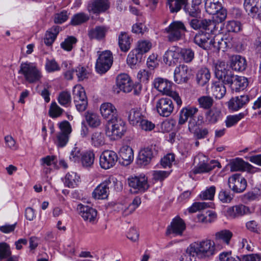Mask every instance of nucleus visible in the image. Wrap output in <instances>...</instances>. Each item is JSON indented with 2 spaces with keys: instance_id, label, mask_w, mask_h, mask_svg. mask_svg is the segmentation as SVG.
<instances>
[{
  "instance_id": "1",
  "label": "nucleus",
  "mask_w": 261,
  "mask_h": 261,
  "mask_svg": "<svg viewBox=\"0 0 261 261\" xmlns=\"http://www.w3.org/2000/svg\"><path fill=\"white\" fill-rule=\"evenodd\" d=\"M186 252L190 256L199 258H208L215 253V243L209 239L194 242L187 248Z\"/></svg>"
},
{
  "instance_id": "46",
  "label": "nucleus",
  "mask_w": 261,
  "mask_h": 261,
  "mask_svg": "<svg viewBox=\"0 0 261 261\" xmlns=\"http://www.w3.org/2000/svg\"><path fill=\"white\" fill-rule=\"evenodd\" d=\"M201 29L207 31L210 33H213L218 29V23L214 19H202L201 22Z\"/></svg>"
},
{
  "instance_id": "28",
  "label": "nucleus",
  "mask_w": 261,
  "mask_h": 261,
  "mask_svg": "<svg viewBox=\"0 0 261 261\" xmlns=\"http://www.w3.org/2000/svg\"><path fill=\"white\" fill-rule=\"evenodd\" d=\"M214 42L213 43V51H220L222 50L225 51L228 48H230L232 46V43L229 38H219L218 36H216L213 38Z\"/></svg>"
},
{
  "instance_id": "26",
  "label": "nucleus",
  "mask_w": 261,
  "mask_h": 261,
  "mask_svg": "<svg viewBox=\"0 0 261 261\" xmlns=\"http://www.w3.org/2000/svg\"><path fill=\"white\" fill-rule=\"evenodd\" d=\"M198 109L196 107H186L183 108L179 112L178 124L182 125L185 124L188 118H192L197 113Z\"/></svg>"
},
{
  "instance_id": "7",
  "label": "nucleus",
  "mask_w": 261,
  "mask_h": 261,
  "mask_svg": "<svg viewBox=\"0 0 261 261\" xmlns=\"http://www.w3.org/2000/svg\"><path fill=\"white\" fill-rule=\"evenodd\" d=\"M73 101L76 110L84 112L88 106V99L84 88L80 85L75 86L73 88Z\"/></svg>"
},
{
  "instance_id": "56",
  "label": "nucleus",
  "mask_w": 261,
  "mask_h": 261,
  "mask_svg": "<svg viewBox=\"0 0 261 261\" xmlns=\"http://www.w3.org/2000/svg\"><path fill=\"white\" fill-rule=\"evenodd\" d=\"M180 54L186 63L191 62L194 58V52L191 48H180Z\"/></svg>"
},
{
  "instance_id": "60",
  "label": "nucleus",
  "mask_w": 261,
  "mask_h": 261,
  "mask_svg": "<svg viewBox=\"0 0 261 261\" xmlns=\"http://www.w3.org/2000/svg\"><path fill=\"white\" fill-rule=\"evenodd\" d=\"M219 200L223 203H229L232 200L233 195L229 191L222 190L218 196Z\"/></svg>"
},
{
  "instance_id": "15",
  "label": "nucleus",
  "mask_w": 261,
  "mask_h": 261,
  "mask_svg": "<svg viewBox=\"0 0 261 261\" xmlns=\"http://www.w3.org/2000/svg\"><path fill=\"white\" fill-rule=\"evenodd\" d=\"M193 41L196 44L204 50L213 49L214 40L211 37L209 33L199 32L195 35Z\"/></svg>"
},
{
  "instance_id": "42",
  "label": "nucleus",
  "mask_w": 261,
  "mask_h": 261,
  "mask_svg": "<svg viewBox=\"0 0 261 261\" xmlns=\"http://www.w3.org/2000/svg\"><path fill=\"white\" fill-rule=\"evenodd\" d=\"M171 13H177L186 5L188 0H166Z\"/></svg>"
},
{
  "instance_id": "55",
  "label": "nucleus",
  "mask_w": 261,
  "mask_h": 261,
  "mask_svg": "<svg viewBox=\"0 0 261 261\" xmlns=\"http://www.w3.org/2000/svg\"><path fill=\"white\" fill-rule=\"evenodd\" d=\"M216 192V187L212 186L201 192L199 196L203 200H213Z\"/></svg>"
},
{
  "instance_id": "27",
  "label": "nucleus",
  "mask_w": 261,
  "mask_h": 261,
  "mask_svg": "<svg viewBox=\"0 0 261 261\" xmlns=\"http://www.w3.org/2000/svg\"><path fill=\"white\" fill-rule=\"evenodd\" d=\"M188 68L184 65L176 67L174 72V80L177 84L186 83L188 80Z\"/></svg>"
},
{
  "instance_id": "64",
  "label": "nucleus",
  "mask_w": 261,
  "mask_h": 261,
  "mask_svg": "<svg viewBox=\"0 0 261 261\" xmlns=\"http://www.w3.org/2000/svg\"><path fill=\"white\" fill-rule=\"evenodd\" d=\"M139 126L141 129L146 132L151 131L155 127V124L153 123L144 118L139 124Z\"/></svg>"
},
{
  "instance_id": "5",
  "label": "nucleus",
  "mask_w": 261,
  "mask_h": 261,
  "mask_svg": "<svg viewBox=\"0 0 261 261\" xmlns=\"http://www.w3.org/2000/svg\"><path fill=\"white\" fill-rule=\"evenodd\" d=\"M113 61L112 53L110 50H105L101 52L97 59L95 69L100 74L107 72L111 68Z\"/></svg>"
},
{
  "instance_id": "11",
  "label": "nucleus",
  "mask_w": 261,
  "mask_h": 261,
  "mask_svg": "<svg viewBox=\"0 0 261 261\" xmlns=\"http://www.w3.org/2000/svg\"><path fill=\"white\" fill-rule=\"evenodd\" d=\"M60 132L57 135V141L56 142L58 146L64 147L69 140V136L71 133L72 128L69 122L64 121L59 124Z\"/></svg>"
},
{
  "instance_id": "25",
  "label": "nucleus",
  "mask_w": 261,
  "mask_h": 261,
  "mask_svg": "<svg viewBox=\"0 0 261 261\" xmlns=\"http://www.w3.org/2000/svg\"><path fill=\"white\" fill-rule=\"evenodd\" d=\"M153 85L159 92L166 95L171 91L172 83L163 78L158 77L154 79Z\"/></svg>"
},
{
  "instance_id": "24",
  "label": "nucleus",
  "mask_w": 261,
  "mask_h": 261,
  "mask_svg": "<svg viewBox=\"0 0 261 261\" xmlns=\"http://www.w3.org/2000/svg\"><path fill=\"white\" fill-rule=\"evenodd\" d=\"M230 65L232 70L241 72L247 67V62L245 58L240 55H233L230 58Z\"/></svg>"
},
{
  "instance_id": "21",
  "label": "nucleus",
  "mask_w": 261,
  "mask_h": 261,
  "mask_svg": "<svg viewBox=\"0 0 261 261\" xmlns=\"http://www.w3.org/2000/svg\"><path fill=\"white\" fill-rule=\"evenodd\" d=\"M244 7L246 12L252 16L258 13L260 19L261 1L260 0H245Z\"/></svg>"
},
{
  "instance_id": "51",
  "label": "nucleus",
  "mask_w": 261,
  "mask_h": 261,
  "mask_svg": "<svg viewBox=\"0 0 261 261\" xmlns=\"http://www.w3.org/2000/svg\"><path fill=\"white\" fill-rule=\"evenodd\" d=\"M58 101L61 106L68 107L71 102L70 93L67 91L61 92L58 96Z\"/></svg>"
},
{
  "instance_id": "52",
  "label": "nucleus",
  "mask_w": 261,
  "mask_h": 261,
  "mask_svg": "<svg viewBox=\"0 0 261 261\" xmlns=\"http://www.w3.org/2000/svg\"><path fill=\"white\" fill-rule=\"evenodd\" d=\"M198 101L200 107L204 109H210L214 103L213 98L210 96H202L198 98Z\"/></svg>"
},
{
  "instance_id": "39",
  "label": "nucleus",
  "mask_w": 261,
  "mask_h": 261,
  "mask_svg": "<svg viewBox=\"0 0 261 261\" xmlns=\"http://www.w3.org/2000/svg\"><path fill=\"white\" fill-rule=\"evenodd\" d=\"M91 143L95 147L102 146L105 144V138L104 134L100 132L96 131L91 135Z\"/></svg>"
},
{
  "instance_id": "59",
  "label": "nucleus",
  "mask_w": 261,
  "mask_h": 261,
  "mask_svg": "<svg viewBox=\"0 0 261 261\" xmlns=\"http://www.w3.org/2000/svg\"><path fill=\"white\" fill-rule=\"evenodd\" d=\"M209 206V203L205 202H194L190 207H189L188 211L190 213H194Z\"/></svg>"
},
{
  "instance_id": "10",
  "label": "nucleus",
  "mask_w": 261,
  "mask_h": 261,
  "mask_svg": "<svg viewBox=\"0 0 261 261\" xmlns=\"http://www.w3.org/2000/svg\"><path fill=\"white\" fill-rule=\"evenodd\" d=\"M109 0H91L87 6V10L90 14L99 15L107 12L110 8Z\"/></svg>"
},
{
  "instance_id": "22",
  "label": "nucleus",
  "mask_w": 261,
  "mask_h": 261,
  "mask_svg": "<svg viewBox=\"0 0 261 261\" xmlns=\"http://www.w3.org/2000/svg\"><path fill=\"white\" fill-rule=\"evenodd\" d=\"M179 57L180 48L172 46L165 53L163 60L166 64L171 65L172 63L175 64L177 62Z\"/></svg>"
},
{
  "instance_id": "48",
  "label": "nucleus",
  "mask_w": 261,
  "mask_h": 261,
  "mask_svg": "<svg viewBox=\"0 0 261 261\" xmlns=\"http://www.w3.org/2000/svg\"><path fill=\"white\" fill-rule=\"evenodd\" d=\"M245 117V114L240 113L233 115H228L225 121L227 127H230L235 125L237 123Z\"/></svg>"
},
{
  "instance_id": "43",
  "label": "nucleus",
  "mask_w": 261,
  "mask_h": 261,
  "mask_svg": "<svg viewBox=\"0 0 261 261\" xmlns=\"http://www.w3.org/2000/svg\"><path fill=\"white\" fill-rule=\"evenodd\" d=\"M221 115L220 110L217 108H213L205 114V121L210 124L216 123Z\"/></svg>"
},
{
  "instance_id": "47",
  "label": "nucleus",
  "mask_w": 261,
  "mask_h": 261,
  "mask_svg": "<svg viewBox=\"0 0 261 261\" xmlns=\"http://www.w3.org/2000/svg\"><path fill=\"white\" fill-rule=\"evenodd\" d=\"M89 18L87 14L84 12L78 13L72 16L70 23L73 25H80L87 22Z\"/></svg>"
},
{
  "instance_id": "2",
  "label": "nucleus",
  "mask_w": 261,
  "mask_h": 261,
  "mask_svg": "<svg viewBox=\"0 0 261 261\" xmlns=\"http://www.w3.org/2000/svg\"><path fill=\"white\" fill-rule=\"evenodd\" d=\"M206 12L213 15V18L218 23L224 21L227 17V11L222 7L221 0H205Z\"/></svg>"
},
{
  "instance_id": "54",
  "label": "nucleus",
  "mask_w": 261,
  "mask_h": 261,
  "mask_svg": "<svg viewBox=\"0 0 261 261\" xmlns=\"http://www.w3.org/2000/svg\"><path fill=\"white\" fill-rule=\"evenodd\" d=\"M10 246L5 242L0 243V259H6L11 255Z\"/></svg>"
},
{
  "instance_id": "13",
  "label": "nucleus",
  "mask_w": 261,
  "mask_h": 261,
  "mask_svg": "<svg viewBox=\"0 0 261 261\" xmlns=\"http://www.w3.org/2000/svg\"><path fill=\"white\" fill-rule=\"evenodd\" d=\"M155 108L159 115L167 117L173 113L174 107L171 99L161 98L156 102Z\"/></svg>"
},
{
  "instance_id": "32",
  "label": "nucleus",
  "mask_w": 261,
  "mask_h": 261,
  "mask_svg": "<svg viewBox=\"0 0 261 261\" xmlns=\"http://www.w3.org/2000/svg\"><path fill=\"white\" fill-rule=\"evenodd\" d=\"M61 30V27L58 25L53 26L47 30L44 39V43L47 46L51 45L55 41Z\"/></svg>"
},
{
  "instance_id": "30",
  "label": "nucleus",
  "mask_w": 261,
  "mask_h": 261,
  "mask_svg": "<svg viewBox=\"0 0 261 261\" xmlns=\"http://www.w3.org/2000/svg\"><path fill=\"white\" fill-rule=\"evenodd\" d=\"M108 32V28L105 26H96L88 31V36L90 39L98 40L103 39Z\"/></svg>"
},
{
  "instance_id": "8",
  "label": "nucleus",
  "mask_w": 261,
  "mask_h": 261,
  "mask_svg": "<svg viewBox=\"0 0 261 261\" xmlns=\"http://www.w3.org/2000/svg\"><path fill=\"white\" fill-rule=\"evenodd\" d=\"M223 83L228 85L231 91L240 92L244 90L248 86V81L245 76L234 75L232 73Z\"/></svg>"
},
{
  "instance_id": "37",
  "label": "nucleus",
  "mask_w": 261,
  "mask_h": 261,
  "mask_svg": "<svg viewBox=\"0 0 261 261\" xmlns=\"http://www.w3.org/2000/svg\"><path fill=\"white\" fill-rule=\"evenodd\" d=\"M117 160V154L111 150L103 151L99 157L100 163H115Z\"/></svg>"
},
{
  "instance_id": "40",
  "label": "nucleus",
  "mask_w": 261,
  "mask_h": 261,
  "mask_svg": "<svg viewBox=\"0 0 261 261\" xmlns=\"http://www.w3.org/2000/svg\"><path fill=\"white\" fill-rule=\"evenodd\" d=\"M152 150L149 148H144L140 151L137 156L138 163H149L152 161Z\"/></svg>"
},
{
  "instance_id": "44",
  "label": "nucleus",
  "mask_w": 261,
  "mask_h": 261,
  "mask_svg": "<svg viewBox=\"0 0 261 261\" xmlns=\"http://www.w3.org/2000/svg\"><path fill=\"white\" fill-rule=\"evenodd\" d=\"M233 236L232 232L227 229H223L215 233V239L221 240L226 245H229Z\"/></svg>"
},
{
  "instance_id": "36",
  "label": "nucleus",
  "mask_w": 261,
  "mask_h": 261,
  "mask_svg": "<svg viewBox=\"0 0 261 261\" xmlns=\"http://www.w3.org/2000/svg\"><path fill=\"white\" fill-rule=\"evenodd\" d=\"M131 39L129 35L125 32H122L118 36V44L121 51H127L130 47Z\"/></svg>"
},
{
  "instance_id": "19",
  "label": "nucleus",
  "mask_w": 261,
  "mask_h": 261,
  "mask_svg": "<svg viewBox=\"0 0 261 261\" xmlns=\"http://www.w3.org/2000/svg\"><path fill=\"white\" fill-rule=\"evenodd\" d=\"M249 101V97L247 95H242L231 98L228 102L229 109L237 111L247 105Z\"/></svg>"
},
{
  "instance_id": "18",
  "label": "nucleus",
  "mask_w": 261,
  "mask_h": 261,
  "mask_svg": "<svg viewBox=\"0 0 261 261\" xmlns=\"http://www.w3.org/2000/svg\"><path fill=\"white\" fill-rule=\"evenodd\" d=\"M214 65L216 77L224 83L227 77L232 73L231 71L226 68L224 61L218 60Z\"/></svg>"
},
{
  "instance_id": "9",
  "label": "nucleus",
  "mask_w": 261,
  "mask_h": 261,
  "mask_svg": "<svg viewBox=\"0 0 261 261\" xmlns=\"http://www.w3.org/2000/svg\"><path fill=\"white\" fill-rule=\"evenodd\" d=\"M128 184L136 190L135 193H144L149 188L148 178L144 174L128 178Z\"/></svg>"
},
{
  "instance_id": "49",
  "label": "nucleus",
  "mask_w": 261,
  "mask_h": 261,
  "mask_svg": "<svg viewBox=\"0 0 261 261\" xmlns=\"http://www.w3.org/2000/svg\"><path fill=\"white\" fill-rule=\"evenodd\" d=\"M198 4H196L192 2L191 5H189L187 4L184 7V10L185 12L189 15L196 17L200 12Z\"/></svg>"
},
{
  "instance_id": "16",
  "label": "nucleus",
  "mask_w": 261,
  "mask_h": 261,
  "mask_svg": "<svg viewBox=\"0 0 261 261\" xmlns=\"http://www.w3.org/2000/svg\"><path fill=\"white\" fill-rule=\"evenodd\" d=\"M186 228L184 221L179 217L174 218L167 227L166 234H173L175 236H182Z\"/></svg>"
},
{
  "instance_id": "38",
  "label": "nucleus",
  "mask_w": 261,
  "mask_h": 261,
  "mask_svg": "<svg viewBox=\"0 0 261 261\" xmlns=\"http://www.w3.org/2000/svg\"><path fill=\"white\" fill-rule=\"evenodd\" d=\"M120 156L123 161L131 163L134 160V151L129 146H122L120 150Z\"/></svg>"
},
{
  "instance_id": "33",
  "label": "nucleus",
  "mask_w": 261,
  "mask_h": 261,
  "mask_svg": "<svg viewBox=\"0 0 261 261\" xmlns=\"http://www.w3.org/2000/svg\"><path fill=\"white\" fill-rule=\"evenodd\" d=\"M143 118L144 116L141 111L137 108L131 109L128 113V120L129 123L133 126L139 125Z\"/></svg>"
},
{
  "instance_id": "31",
  "label": "nucleus",
  "mask_w": 261,
  "mask_h": 261,
  "mask_svg": "<svg viewBox=\"0 0 261 261\" xmlns=\"http://www.w3.org/2000/svg\"><path fill=\"white\" fill-rule=\"evenodd\" d=\"M225 85L222 81L214 82L211 87V91L213 96L216 98L220 99L226 94V89L224 86Z\"/></svg>"
},
{
  "instance_id": "23",
  "label": "nucleus",
  "mask_w": 261,
  "mask_h": 261,
  "mask_svg": "<svg viewBox=\"0 0 261 261\" xmlns=\"http://www.w3.org/2000/svg\"><path fill=\"white\" fill-rule=\"evenodd\" d=\"M249 212L248 207L243 204H239L229 207L226 214L230 218H236L249 214Z\"/></svg>"
},
{
  "instance_id": "12",
  "label": "nucleus",
  "mask_w": 261,
  "mask_h": 261,
  "mask_svg": "<svg viewBox=\"0 0 261 261\" xmlns=\"http://www.w3.org/2000/svg\"><path fill=\"white\" fill-rule=\"evenodd\" d=\"M79 215L87 223L95 224L98 221L97 211L88 205L79 204L77 205Z\"/></svg>"
},
{
  "instance_id": "63",
  "label": "nucleus",
  "mask_w": 261,
  "mask_h": 261,
  "mask_svg": "<svg viewBox=\"0 0 261 261\" xmlns=\"http://www.w3.org/2000/svg\"><path fill=\"white\" fill-rule=\"evenodd\" d=\"M226 29L229 32H238L241 30V23L237 21H229L227 22Z\"/></svg>"
},
{
  "instance_id": "57",
  "label": "nucleus",
  "mask_w": 261,
  "mask_h": 261,
  "mask_svg": "<svg viewBox=\"0 0 261 261\" xmlns=\"http://www.w3.org/2000/svg\"><path fill=\"white\" fill-rule=\"evenodd\" d=\"M77 41L76 39L73 36H69L61 43V47L66 51H70L73 48V44Z\"/></svg>"
},
{
  "instance_id": "34",
  "label": "nucleus",
  "mask_w": 261,
  "mask_h": 261,
  "mask_svg": "<svg viewBox=\"0 0 261 261\" xmlns=\"http://www.w3.org/2000/svg\"><path fill=\"white\" fill-rule=\"evenodd\" d=\"M211 78V74L207 68H202L197 73L196 81L200 86H203L206 84Z\"/></svg>"
},
{
  "instance_id": "14",
  "label": "nucleus",
  "mask_w": 261,
  "mask_h": 261,
  "mask_svg": "<svg viewBox=\"0 0 261 261\" xmlns=\"http://www.w3.org/2000/svg\"><path fill=\"white\" fill-rule=\"evenodd\" d=\"M228 186L235 193L243 192L246 188V179L239 174H234L228 179Z\"/></svg>"
},
{
  "instance_id": "35",
  "label": "nucleus",
  "mask_w": 261,
  "mask_h": 261,
  "mask_svg": "<svg viewBox=\"0 0 261 261\" xmlns=\"http://www.w3.org/2000/svg\"><path fill=\"white\" fill-rule=\"evenodd\" d=\"M230 170L231 171H242L254 173L259 172L260 169L255 167L251 164H230Z\"/></svg>"
},
{
  "instance_id": "58",
  "label": "nucleus",
  "mask_w": 261,
  "mask_h": 261,
  "mask_svg": "<svg viewBox=\"0 0 261 261\" xmlns=\"http://www.w3.org/2000/svg\"><path fill=\"white\" fill-rule=\"evenodd\" d=\"M63 110L61 108L56 102H52L49 110V116L52 118H57L63 113Z\"/></svg>"
},
{
  "instance_id": "62",
  "label": "nucleus",
  "mask_w": 261,
  "mask_h": 261,
  "mask_svg": "<svg viewBox=\"0 0 261 261\" xmlns=\"http://www.w3.org/2000/svg\"><path fill=\"white\" fill-rule=\"evenodd\" d=\"M171 172V170L170 171H154L152 174L153 179L155 181H163L166 178H167L170 173Z\"/></svg>"
},
{
  "instance_id": "6",
  "label": "nucleus",
  "mask_w": 261,
  "mask_h": 261,
  "mask_svg": "<svg viewBox=\"0 0 261 261\" xmlns=\"http://www.w3.org/2000/svg\"><path fill=\"white\" fill-rule=\"evenodd\" d=\"M108 129L110 131L107 132L109 136L114 138H120L126 131V126L124 121L119 116L108 120Z\"/></svg>"
},
{
  "instance_id": "4",
  "label": "nucleus",
  "mask_w": 261,
  "mask_h": 261,
  "mask_svg": "<svg viewBox=\"0 0 261 261\" xmlns=\"http://www.w3.org/2000/svg\"><path fill=\"white\" fill-rule=\"evenodd\" d=\"M165 31L167 33V38L170 42H174L180 40L187 31L184 24L181 21H176L172 22Z\"/></svg>"
},
{
  "instance_id": "61",
  "label": "nucleus",
  "mask_w": 261,
  "mask_h": 261,
  "mask_svg": "<svg viewBox=\"0 0 261 261\" xmlns=\"http://www.w3.org/2000/svg\"><path fill=\"white\" fill-rule=\"evenodd\" d=\"M115 211L120 213L123 216H126L131 214L128 205L122 203H116L114 206Z\"/></svg>"
},
{
  "instance_id": "50",
  "label": "nucleus",
  "mask_w": 261,
  "mask_h": 261,
  "mask_svg": "<svg viewBox=\"0 0 261 261\" xmlns=\"http://www.w3.org/2000/svg\"><path fill=\"white\" fill-rule=\"evenodd\" d=\"M152 47V43L147 40H141L138 42L137 47L135 49L137 50L138 54H143L148 52Z\"/></svg>"
},
{
  "instance_id": "3",
  "label": "nucleus",
  "mask_w": 261,
  "mask_h": 261,
  "mask_svg": "<svg viewBox=\"0 0 261 261\" xmlns=\"http://www.w3.org/2000/svg\"><path fill=\"white\" fill-rule=\"evenodd\" d=\"M18 73L24 76L29 83H34L40 80L42 75L41 71L32 63H22Z\"/></svg>"
},
{
  "instance_id": "29",
  "label": "nucleus",
  "mask_w": 261,
  "mask_h": 261,
  "mask_svg": "<svg viewBox=\"0 0 261 261\" xmlns=\"http://www.w3.org/2000/svg\"><path fill=\"white\" fill-rule=\"evenodd\" d=\"M110 183V180L106 181L100 184L93 191V197L95 199H103L108 197L109 188L108 185Z\"/></svg>"
},
{
  "instance_id": "17",
  "label": "nucleus",
  "mask_w": 261,
  "mask_h": 261,
  "mask_svg": "<svg viewBox=\"0 0 261 261\" xmlns=\"http://www.w3.org/2000/svg\"><path fill=\"white\" fill-rule=\"evenodd\" d=\"M116 85L120 91L124 93L130 92L133 88V83L128 74H119L116 79Z\"/></svg>"
},
{
  "instance_id": "45",
  "label": "nucleus",
  "mask_w": 261,
  "mask_h": 261,
  "mask_svg": "<svg viewBox=\"0 0 261 261\" xmlns=\"http://www.w3.org/2000/svg\"><path fill=\"white\" fill-rule=\"evenodd\" d=\"M86 122L92 127H98L100 124L99 116L96 113L87 112L85 115Z\"/></svg>"
},
{
  "instance_id": "20",
  "label": "nucleus",
  "mask_w": 261,
  "mask_h": 261,
  "mask_svg": "<svg viewBox=\"0 0 261 261\" xmlns=\"http://www.w3.org/2000/svg\"><path fill=\"white\" fill-rule=\"evenodd\" d=\"M100 111L103 118L108 120L118 116L116 107L110 102L102 103L100 107Z\"/></svg>"
},
{
  "instance_id": "41",
  "label": "nucleus",
  "mask_w": 261,
  "mask_h": 261,
  "mask_svg": "<svg viewBox=\"0 0 261 261\" xmlns=\"http://www.w3.org/2000/svg\"><path fill=\"white\" fill-rule=\"evenodd\" d=\"M80 177L76 173L71 172L68 173L65 177L64 184L69 188H74L80 181Z\"/></svg>"
},
{
  "instance_id": "53",
  "label": "nucleus",
  "mask_w": 261,
  "mask_h": 261,
  "mask_svg": "<svg viewBox=\"0 0 261 261\" xmlns=\"http://www.w3.org/2000/svg\"><path fill=\"white\" fill-rule=\"evenodd\" d=\"M214 168L215 166H212L211 164H198L192 170V172L194 174H202L208 172Z\"/></svg>"
}]
</instances>
